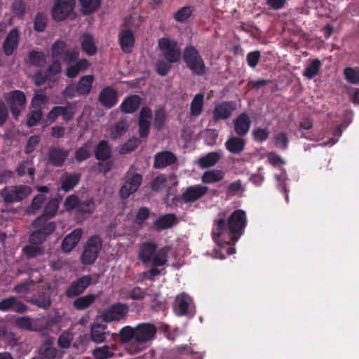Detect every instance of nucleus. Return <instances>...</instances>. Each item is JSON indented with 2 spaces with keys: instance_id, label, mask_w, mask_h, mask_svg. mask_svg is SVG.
I'll list each match as a JSON object with an SVG mask.
<instances>
[{
  "instance_id": "1",
  "label": "nucleus",
  "mask_w": 359,
  "mask_h": 359,
  "mask_svg": "<svg viewBox=\"0 0 359 359\" xmlns=\"http://www.w3.org/2000/svg\"><path fill=\"white\" fill-rule=\"evenodd\" d=\"M247 225L245 212L243 210L233 211L228 219L219 218L215 222L212 236L214 241L229 255L235 253L232 246L244 233Z\"/></svg>"
},
{
  "instance_id": "2",
  "label": "nucleus",
  "mask_w": 359,
  "mask_h": 359,
  "mask_svg": "<svg viewBox=\"0 0 359 359\" xmlns=\"http://www.w3.org/2000/svg\"><path fill=\"white\" fill-rule=\"evenodd\" d=\"M182 59L193 74L203 76L205 74L207 67L196 47L193 46H187L183 50Z\"/></svg>"
},
{
  "instance_id": "3",
  "label": "nucleus",
  "mask_w": 359,
  "mask_h": 359,
  "mask_svg": "<svg viewBox=\"0 0 359 359\" xmlns=\"http://www.w3.org/2000/svg\"><path fill=\"white\" fill-rule=\"evenodd\" d=\"M32 192L26 185L6 187L1 191V196L6 203L20 202L26 198Z\"/></svg>"
},
{
  "instance_id": "4",
  "label": "nucleus",
  "mask_w": 359,
  "mask_h": 359,
  "mask_svg": "<svg viewBox=\"0 0 359 359\" xmlns=\"http://www.w3.org/2000/svg\"><path fill=\"white\" fill-rule=\"evenodd\" d=\"M102 241L97 235L91 236L87 241L81 255V262L86 265H90L97 259L102 248Z\"/></svg>"
},
{
  "instance_id": "5",
  "label": "nucleus",
  "mask_w": 359,
  "mask_h": 359,
  "mask_svg": "<svg viewBox=\"0 0 359 359\" xmlns=\"http://www.w3.org/2000/svg\"><path fill=\"white\" fill-rule=\"evenodd\" d=\"M4 99L9 107L13 118L18 120L26 103L25 93L19 90H12L4 95Z\"/></svg>"
},
{
  "instance_id": "6",
  "label": "nucleus",
  "mask_w": 359,
  "mask_h": 359,
  "mask_svg": "<svg viewBox=\"0 0 359 359\" xmlns=\"http://www.w3.org/2000/svg\"><path fill=\"white\" fill-rule=\"evenodd\" d=\"M133 167L126 172L125 182L121 187L119 195L122 199H127L136 192L142 182V175L140 173H133Z\"/></svg>"
},
{
  "instance_id": "7",
  "label": "nucleus",
  "mask_w": 359,
  "mask_h": 359,
  "mask_svg": "<svg viewBox=\"0 0 359 359\" xmlns=\"http://www.w3.org/2000/svg\"><path fill=\"white\" fill-rule=\"evenodd\" d=\"M158 47L168 62L175 63L180 60L182 53L176 41L161 38L158 40Z\"/></svg>"
},
{
  "instance_id": "8",
  "label": "nucleus",
  "mask_w": 359,
  "mask_h": 359,
  "mask_svg": "<svg viewBox=\"0 0 359 359\" xmlns=\"http://www.w3.org/2000/svg\"><path fill=\"white\" fill-rule=\"evenodd\" d=\"M129 309L126 304L117 302L109 306L104 310L101 317L104 322L109 323L114 321H120L126 318Z\"/></svg>"
},
{
  "instance_id": "9",
  "label": "nucleus",
  "mask_w": 359,
  "mask_h": 359,
  "mask_svg": "<svg viewBox=\"0 0 359 359\" xmlns=\"http://www.w3.org/2000/svg\"><path fill=\"white\" fill-rule=\"evenodd\" d=\"M75 0H55L52 8V16L55 21L65 20L73 11Z\"/></svg>"
},
{
  "instance_id": "10",
  "label": "nucleus",
  "mask_w": 359,
  "mask_h": 359,
  "mask_svg": "<svg viewBox=\"0 0 359 359\" xmlns=\"http://www.w3.org/2000/svg\"><path fill=\"white\" fill-rule=\"evenodd\" d=\"M76 113V104L67 102L65 106H55L49 111L48 119L50 123H53L59 116L62 117V120L69 122L74 118Z\"/></svg>"
},
{
  "instance_id": "11",
  "label": "nucleus",
  "mask_w": 359,
  "mask_h": 359,
  "mask_svg": "<svg viewBox=\"0 0 359 359\" xmlns=\"http://www.w3.org/2000/svg\"><path fill=\"white\" fill-rule=\"evenodd\" d=\"M135 343L142 344L151 341L155 337L157 329L154 324L142 323L135 327Z\"/></svg>"
},
{
  "instance_id": "12",
  "label": "nucleus",
  "mask_w": 359,
  "mask_h": 359,
  "mask_svg": "<svg viewBox=\"0 0 359 359\" xmlns=\"http://www.w3.org/2000/svg\"><path fill=\"white\" fill-rule=\"evenodd\" d=\"M92 278L90 276H83L71 283L65 290V295L68 298L79 296L90 286Z\"/></svg>"
},
{
  "instance_id": "13",
  "label": "nucleus",
  "mask_w": 359,
  "mask_h": 359,
  "mask_svg": "<svg viewBox=\"0 0 359 359\" xmlns=\"http://www.w3.org/2000/svg\"><path fill=\"white\" fill-rule=\"evenodd\" d=\"M236 109V103L233 101H224L215 106L212 110V118L215 122L226 120L231 117Z\"/></svg>"
},
{
  "instance_id": "14",
  "label": "nucleus",
  "mask_w": 359,
  "mask_h": 359,
  "mask_svg": "<svg viewBox=\"0 0 359 359\" xmlns=\"http://www.w3.org/2000/svg\"><path fill=\"white\" fill-rule=\"evenodd\" d=\"M69 150L60 147H50L48 151L50 164L55 167H62L69 156Z\"/></svg>"
},
{
  "instance_id": "15",
  "label": "nucleus",
  "mask_w": 359,
  "mask_h": 359,
  "mask_svg": "<svg viewBox=\"0 0 359 359\" xmlns=\"http://www.w3.org/2000/svg\"><path fill=\"white\" fill-rule=\"evenodd\" d=\"M27 309V305L18 300L14 296H11L0 301V311L3 312L12 311L15 313H23Z\"/></svg>"
},
{
  "instance_id": "16",
  "label": "nucleus",
  "mask_w": 359,
  "mask_h": 359,
  "mask_svg": "<svg viewBox=\"0 0 359 359\" xmlns=\"http://www.w3.org/2000/svg\"><path fill=\"white\" fill-rule=\"evenodd\" d=\"M208 191L206 186L197 184L189 187L182 195L184 203H193L205 196Z\"/></svg>"
},
{
  "instance_id": "17",
  "label": "nucleus",
  "mask_w": 359,
  "mask_h": 359,
  "mask_svg": "<svg viewBox=\"0 0 359 359\" xmlns=\"http://www.w3.org/2000/svg\"><path fill=\"white\" fill-rule=\"evenodd\" d=\"M154 168L156 169H162L173 165L177 160L176 155L170 151L158 152L154 155Z\"/></svg>"
},
{
  "instance_id": "18",
  "label": "nucleus",
  "mask_w": 359,
  "mask_h": 359,
  "mask_svg": "<svg viewBox=\"0 0 359 359\" xmlns=\"http://www.w3.org/2000/svg\"><path fill=\"white\" fill-rule=\"evenodd\" d=\"M98 100L106 109H111L117 103V92L113 88L106 86L100 91Z\"/></svg>"
},
{
  "instance_id": "19",
  "label": "nucleus",
  "mask_w": 359,
  "mask_h": 359,
  "mask_svg": "<svg viewBox=\"0 0 359 359\" xmlns=\"http://www.w3.org/2000/svg\"><path fill=\"white\" fill-rule=\"evenodd\" d=\"M135 36L132 30L124 29L120 31L118 34V43L123 53H130L135 46Z\"/></svg>"
},
{
  "instance_id": "20",
  "label": "nucleus",
  "mask_w": 359,
  "mask_h": 359,
  "mask_svg": "<svg viewBox=\"0 0 359 359\" xmlns=\"http://www.w3.org/2000/svg\"><path fill=\"white\" fill-rule=\"evenodd\" d=\"M20 32L17 28L12 29L3 43V50L7 55H11L19 45Z\"/></svg>"
},
{
  "instance_id": "21",
  "label": "nucleus",
  "mask_w": 359,
  "mask_h": 359,
  "mask_svg": "<svg viewBox=\"0 0 359 359\" xmlns=\"http://www.w3.org/2000/svg\"><path fill=\"white\" fill-rule=\"evenodd\" d=\"M251 120L248 114L241 113L233 120L234 131L238 136H245L250 130Z\"/></svg>"
},
{
  "instance_id": "22",
  "label": "nucleus",
  "mask_w": 359,
  "mask_h": 359,
  "mask_svg": "<svg viewBox=\"0 0 359 359\" xmlns=\"http://www.w3.org/2000/svg\"><path fill=\"white\" fill-rule=\"evenodd\" d=\"M142 104V98L137 95H131L127 96L119 108L120 110L126 114L135 113Z\"/></svg>"
},
{
  "instance_id": "23",
  "label": "nucleus",
  "mask_w": 359,
  "mask_h": 359,
  "mask_svg": "<svg viewBox=\"0 0 359 359\" xmlns=\"http://www.w3.org/2000/svg\"><path fill=\"white\" fill-rule=\"evenodd\" d=\"M157 245L155 243L147 241L140 246L138 259L144 264L151 262L155 252Z\"/></svg>"
},
{
  "instance_id": "24",
  "label": "nucleus",
  "mask_w": 359,
  "mask_h": 359,
  "mask_svg": "<svg viewBox=\"0 0 359 359\" xmlns=\"http://www.w3.org/2000/svg\"><path fill=\"white\" fill-rule=\"evenodd\" d=\"M83 234L81 229H76L66 236L62 243V250L65 252H70L79 242Z\"/></svg>"
},
{
  "instance_id": "25",
  "label": "nucleus",
  "mask_w": 359,
  "mask_h": 359,
  "mask_svg": "<svg viewBox=\"0 0 359 359\" xmlns=\"http://www.w3.org/2000/svg\"><path fill=\"white\" fill-rule=\"evenodd\" d=\"M81 175L79 172L65 173L60 180V188L65 192L72 190L81 181Z\"/></svg>"
},
{
  "instance_id": "26",
  "label": "nucleus",
  "mask_w": 359,
  "mask_h": 359,
  "mask_svg": "<svg viewBox=\"0 0 359 359\" xmlns=\"http://www.w3.org/2000/svg\"><path fill=\"white\" fill-rule=\"evenodd\" d=\"M27 302L43 309H48L52 303L50 294L47 292H39L30 297Z\"/></svg>"
},
{
  "instance_id": "27",
  "label": "nucleus",
  "mask_w": 359,
  "mask_h": 359,
  "mask_svg": "<svg viewBox=\"0 0 359 359\" xmlns=\"http://www.w3.org/2000/svg\"><path fill=\"white\" fill-rule=\"evenodd\" d=\"M90 63L86 59H80L74 65H69L65 70V75L69 79L76 78L80 72L86 71Z\"/></svg>"
},
{
  "instance_id": "28",
  "label": "nucleus",
  "mask_w": 359,
  "mask_h": 359,
  "mask_svg": "<svg viewBox=\"0 0 359 359\" xmlns=\"http://www.w3.org/2000/svg\"><path fill=\"white\" fill-rule=\"evenodd\" d=\"M245 140L238 137H231L225 142V147L227 151L233 154H239L245 149Z\"/></svg>"
},
{
  "instance_id": "29",
  "label": "nucleus",
  "mask_w": 359,
  "mask_h": 359,
  "mask_svg": "<svg viewBox=\"0 0 359 359\" xmlns=\"http://www.w3.org/2000/svg\"><path fill=\"white\" fill-rule=\"evenodd\" d=\"M95 157L98 161H104L111 158V148L107 140H101L94 149Z\"/></svg>"
},
{
  "instance_id": "30",
  "label": "nucleus",
  "mask_w": 359,
  "mask_h": 359,
  "mask_svg": "<svg viewBox=\"0 0 359 359\" xmlns=\"http://www.w3.org/2000/svg\"><path fill=\"white\" fill-rule=\"evenodd\" d=\"M34 228L43 233L46 237L51 234L56 228L55 223L48 222L43 216L37 217L32 223Z\"/></svg>"
},
{
  "instance_id": "31",
  "label": "nucleus",
  "mask_w": 359,
  "mask_h": 359,
  "mask_svg": "<svg viewBox=\"0 0 359 359\" xmlns=\"http://www.w3.org/2000/svg\"><path fill=\"white\" fill-rule=\"evenodd\" d=\"M191 298L189 296L182 293L176 297L173 306L174 311L177 316H184L187 313Z\"/></svg>"
},
{
  "instance_id": "32",
  "label": "nucleus",
  "mask_w": 359,
  "mask_h": 359,
  "mask_svg": "<svg viewBox=\"0 0 359 359\" xmlns=\"http://www.w3.org/2000/svg\"><path fill=\"white\" fill-rule=\"evenodd\" d=\"M81 49L89 56H93L97 53V47L93 36L85 33L81 36Z\"/></svg>"
},
{
  "instance_id": "33",
  "label": "nucleus",
  "mask_w": 359,
  "mask_h": 359,
  "mask_svg": "<svg viewBox=\"0 0 359 359\" xmlns=\"http://www.w3.org/2000/svg\"><path fill=\"white\" fill-rule=\"evenodd\" d=\"M94 76L93 75L89 74L81 76L79 81L76 83L79 90V95H88L91 91Z\"/></svg>"
},
{
  "instance_id": "34",
  "label": "nucleus",
  "mask_w": 359,
  "mask_h": 359,
  "mask_svg": "<svg viewBox=\"0 0 359 359\" xmlns=\"http://www.w3.org/2000/svg\"><path fill=\"white\" fill-rule=\"evenodd\" d=\"M177 219L174 214H165L160 216L154 222V227L158 230H163L171 227Z\"/></svg>"
},
{
  "instance_id": "35",
  "label": "nucleus",
  "mask_w": 359,
  "mask_h": 359,
  "mask_svg": "<svg viewBox=\"0 0 359 359\" xmlns=\"http://www.w3.org/2000/svg\"><path fill=\"white\" fill-rule=\"evenodd\" d=\"M119 336V341L121 344H126L133 340L135 342V328L127 325L122 327L118 334H113V337Z\"/></svg>"
},
{
  "instance_id": "36",
  "label": "nucleus",
  "mask_w": 359,
  "mask_h": 359,
  "mask_svg": "<svg viewBox=\"0 0 359 359\" xmlns=\"http://www.w3.org/2000/svg\"><path fill=\"white\" fill-rule=\"evenodd\" d=\"M97 295L88 294L76 299L73 302V306L79 311L84 310L90 307L97 299Z\"/></svg>"
},
{
  "instance_id": "37",
  "label": "nucleus",
  "mask_w": 359,
  "mask_h": 359,
  "mask_svg": "<svg viewBox=\"0 0 359 359\" xmlns=\"http://www.w3.org/2000/svg\"><path fill=\"white\" fill-rule=\"evenodd\" d=\"M105 325L100 324H93L90 328V337L93 341L97 344L102 343L105 341L107 332L104 331Z\"/></svg>"
},
{
  "instance_id": "38",
  "label": "nucleus",
  "mask_w": 359,
  "mask_h": 359,
  "mask_svg": "<svg viewBox=\"0 0 359 359\" xmlns=\"http://www.w3.org/2000/svg\"><path fill=\"white\" fill-rule=\"evenodd\" d=\"M221 154L218 152L212 151L201 157L198 160V165L202 168L212 167L219 161Z\"/></svg>"
},
{
  "instance_id": "39",
  "label": "nucleus",
  "mask_w": 359,
  "mask_h": 359,
  "mask_svg": "<svg viewBox=\"0 0 359 359\" xmlns=\"http://www.w3.org/2000/svg\"><path fill=\"white\" fill-rule=\"evenodd\" d=\"M204 104V94L198 93L192 100L190 104V114L194 116H198L203 112Z\"/></svg>"
},
{
  "instance_id": "40",
  "label": "nucleus",
  "mask_w": 359,
  "mask_h": 359,
  "mask_svg": "<svg viewBox=\"0 0 359 359\" xmlns=\"http://www.w3.org/2000/svg\"><path fill=\"white\" fill-rule=\"evenodd\" d=\"M321 62L318 59L313 60L304 69L302 75L308 79H312L316 76L321 67Z\"/></svg>"
},
{
  "instance_id": "41",
  "label": "nucleus",
  "mask_w": 359,
  "mask_h": 359,
  "mask_svg": "<svg viewBox=\"0 0 359 359\" xmlns=\"http://www.w3.org/2000/svg\"><path fill=\"white\" fill-rule=\"evenodd\" d=\"M224 173L219 170H212L206 171L201 177V180L203 183L211 184L215 183L223 180Z\"/></svg>"
},
{
  "instance_id": "42",
  "label": "nucleus",
  "mask_w": 359,
  "mask_h": 359,
  "mask_svg": "<svg viewBox=\"0 0 359 359\" xmlns=\"http://www.w3.org/2000/svg\"><path fill=\"white\" fill-rule=\"evenodd\" d=\"M114 350H116V346L105 345L102 347L95 348L93 351V355L96 359H109L114 355Z\"/></svg>"
},
{
  "instance_id": "43",
  "label": "nucleus",
  "mask_w": 359,
  "mask_h": 359,
  "mask_svg": "<svg viewBox=\"0 0 359 359\" xmlns=\"http://www.w3.org/2000/svg\"><path fill=\"white\" fill-rule=\"evenodd\" d=\"M29 62L36 67H41L46 63V55L43 52L32 50L28 55Z\"/></svg>"
},
{
  "instance_id": "44",
  "label": "nucleus",
  "mask_w": 359,
  "mask_h": 359,
  "mask_svg": "<svg viewBox=\"0 0 359 359\" xmlns=\"http://www.w3.org/2000/svg\"><path fill=\"white\" fill-rule=\"evenodd\" d=\"M193 11L192 6H184L174 13L173 18L178 22H184L192 15Z\"/></svg>"
},
{
  "instance_id": "45",
  "label": "nucleus",
  "mask_w": 359,
  "mask_h": 359,
  "mask_svg": "<svg viewBox=\"0 0 359 359\" xmlns=\"http://www.w3.org/2000/svg\"><path fill=\"white\" fill-rule=\"evenodd\" d=\"M67 48V44L65 41L62 40H57L52 45L51 50V57L53 59L57 58L59 59L62 55H64L66 52Z\"/></svg>"
},
{
  "instance_id": "46",
  "label": "nucleus",
  "mask_w": 359,
  "mask_h": 359,
  "mask_svg": "<svg viewBox=\"0 0 359 359\" xmlns=\"http://www.w3.org/2000/svg\"><path fill=\"white\" fill-rule=\"evenodd\" d=\"M47 15L43 12L37 13L34 21V29L37 32H42L47 26Z\"/></svg>"
},
{
  "instance_id": "47",
  "label": "nucleus",
  "mask_w": 359,
  "mask_h": 359,
  "mask_svg": "<svg viewBox=\"0 0 359 359\" xmlns=\"http://www.w3.org/2000/svg\"><path fill=\"white\" fill-rule=\"evenodd\" d=\"M84 14L95 11L100 6V0H79Z\"/></svg>"
},
{
  "instance_id": "48",
  "label": "nucleus",
  "mask_w": 359,
  "mask_h": 359,
  "mask_svg": "<svg viewBox=\"0 0 359 359\" xmlns=\"http://www.w3.org/2000/svg\"><path fill=\"white\" fill-rule=\"evenodd\" d=\"M24 254L27 258H35L43 254V248L41 245H28L22 248Z\"/></svg>"
},
{
  "instance_id": "49",
  "label": "nucleus",
  "mask_w": 359,
  "mask_h": 359,
  "mask_svg": "<svg viewBox=\"0 0 359 359\" xmlns=\"http://www.w3.org/2000/svg\"><path fill=\"white\" fill-rule=\"evenodd\" d=\"M29 162L27 161H23L21 162L16 169V172L18 176L22 177L24 176L27 172L30 177L31 180H34V175H35V168L34 167H28Z\"/></svg>"
},
{
  "instance_id": "50",
  "label": "nucleus",
  "mask_w": 359,
  "mask_h": 359,
  "mask_svg": "<svg viewBox=\"0 0 359 359\" xmlns=\"http://www.w3.org/2000/svg\"><path fill=\"white\" fill-rule=\"evenodd\" d=\"M74 339L73 334L70 332H62L57 339V346L63 349L69 348Z\"/></svg>"
},
{
  "instance_id": "51",
  "label": "nucleus",
  "mask_w": 359,
  "mask_h": 359,
  "mask_svg": "<svg viewBox=\"0 0 359 359\" xmlns=\"http://www.w3.org/2000/svg\"><path fill=\"white\" fill-rule=\"evenodd\" d=\"M59 208V203L56 199L50 200L46 205L43 214L41 216L46 217H53L55 215Z\"/></svg>"
},
{
  "instance_id": "52",
  "label": "nucleus",
  "mask_w": 359,
  "mask_h": 359,
  "mask_svg": "<svg viewBox=\"0 0 359 359\" xmlns=\"http://www.w3.org/2000/svg\"><path fill=\"white\" fill-rule=\"evenodd\" d=\"M166 114L163 108H159L154 111V124L158 130H161L165 123Z\"/></svg>"
},
{
  "instance_id": "53",
  "label": "nucleus",
  "mask_w": 359,
  "mask_h": 359,
  "mask_svg": "<svg viewBox=\"0 0 359 359\" xmlns=\"http://www.w3.org/2000/svg\"><path fill=\"white\" fill-rule=\"evenodd\" d=\"M140 144V140L137 137H133L130 138L125 144H123L119 150L121 154H126L135 151Z\"/></svg>"
},
{
  "instance_id": "54",
  "label": "nucleus",
  "mask_w": 359,
  "mask_h": 359,
  "mask_svg": "<svg viewBox=\"0 0 359 359\" xmlns=\"http://www.w3.org/2000/svg\"><path fill=\"white\" fill-rule=\"evenodd\" d=\"M273 143L275 146L281 149H286L288 147L289 140L285 132H280L274 135Z\"/></svg>"
},
{
  "instance_id": "55",
  "label": "nucleus",
  "mask_w": 359,
  "mask_h": 359,
  "mask_svg": "<svg viewBox=\"0 0 359 359\" xmlns=\"http://www.w3.org/2000/svg\"><path fill=\"white\" fill-rule=\"evenodd\" d=\"M344 75L348 83H359V69L346 67L344 69Z\"/></svg>"
},
{
  "instance_id": "56",
  "label": "nucleus",
  "mask_w": 359,
  "mask_h": 359,
  "mask_svg": "<svg viewBox=\"0 0 359 359\" xmlns=\"http://www.w3.org/2000/svg\"><path fill=\"white\" fill-rule=\"evenodd\" d=\"M168 252L164 249L159 250L155 252L151 262L154 266H161L166 264L168 259Z\"/></svg>"
},
{
  "instance_id": "57",
  "label": "nucleus",
  "mask_w": 359,
  "mask_h": 359,
  "mask_svg": "<svg viewBox=\"0 0 359 359\" xmlns=\"http://www.w3.org/2000/svg\"><path fill=\"white\" fill-rule=\"evenodd\" d=\"M43 116L42 111L40 109L31 111L27 114V125L29 127L36 126L41 120Z\"/></svg>"
},
{
  "instance_id": "58",
  "label": "nucleus",
  "mask_w": 359,
  "mask_h": 359,
  "mask_svg": "<svg viewBox=\"0 0 359 359\" xmlns=\"http://www.w3.org/2000/svg\"><path fill=\"white\" fill-rule=\"evenodd\" d=\"M253 140L257 142H263L269 138V131L267 128H255L252 133Z\"/></svg>"
},
{
  "instance_id": "59",
  "label": "nucleus",
  "mask_w": 359,
  "mask_h": 359,
  "mask_svg": "<svg viewBox=\"0 0 359 359\" xmlns=\"http://www.w3.org/2000/svg\"><path fill=\"white\" fill-rule=\"evenodd\" d=\"M128 125L124 120L119 121L114 126V129L111 132V137L112 139H116L121 136L128 129Z\"/></svg>"
},
{
  "instance_id": "60",
  "label": "nucleus",
  "mask_w": 359,
  "mask_h": 359,
  "mask_svg": "<svg viewBox=\"0 0 359 359\" xmlns=\"http://www.w3.org/2000/svg\"><path fill=\"white\" fill-rule=\"evenodd\" d=\"M167 179L164 175H158L151 183V189L156 192L161 191L165 187Z\"/></svg>"
},
{
  "instance_id": "61",
  "label": "nucleus",
  "mask_w": 359,
  "mask_h": 359,
  "mask_svg": "<svg viewBox=\"0 0 359 359\" xmlns=\"http://www.w3.org/2000/svg\"><path fill=\"white\" fill-rule=\"evenodd\" d=\"M94 208L95 203L92 198L83 202L79 201L77 212L81 213H91L93 212Z\"/></svg>"
},
{
  "instance_id": "62",
  "label": "nucleus",
  "mask_w": 359,
  "mask_h": 359,
  "mask_svg": "<svg viewBox=\"0 0 359 359\" xmlns=\"http://www.w3.org/2000/svg\"><path fill=\"white\" fill-rule=\"evenodd\" d=\"M57 350L54 347L40 348L39 354L43 359H55L57 355Z\"/></svg>"
},
{
  "instance_id": "63",
  "label": "nucleus",
  "mask_w": 359,
  "mask_h": 359,
  "mask_svg": "<svg viewBox=\"0 0 359 359\" xmlns=\"http://www.w3.org/2000/svg\"><path fill=\"white\" fill-rule=\"evenodd\" d=\"M149 210L146 207H141L136 215L135 222L138 225H142L143 223L149 218Z\"/></svg>"
},
{
  "instance_id": "64",
  "label": "nucleus",
  "mask_w": 359,
  "mask_h": 359,
  "mask_svg": "<svg viewBox=\"0 0 359 359\" xmlns=\"http://www.w3.org/2000/svg\"><path fill=\"white\" fill-rule=\"evenodd\" d=\"M147 295V291L145 289L141 288L140 287H134L129 292V297L133 300H143Z\"/></svg>"
}]
</instances>
